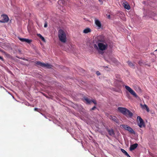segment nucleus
Instances as JSON below:
<instances>
[{
  "label": "nucleus",
  "mask_w": 157,
  "mask_h": 157,
  "mask_svg": "<svg viewBox=\"0 0 157 157\" xmlns=\"http://www.w3.org/2000/svg\"><path fill=\"white\" fill-rule=\"evenodd\" d=\"M123 6L124 8L127 10H129L130 8V6L127 3H123Z\"/></svg>",
  "instance_id": "nucleus-14"
},
{
  "label": "nucleus",
  "mask_w": 157,
  "mask_h": 157,
  "mask_svg": "<svg viewBox=\"0 0 157 157\" xmlns=\"http://www.w3.org/2000/svg\"><path fill=\"white\" fill-rule=\"evenodd\" d=\"M137 119L139 120L140 122L138 123V125L140 128L144 127H145V124L143 120L142 119L141 117L140 116H138Z\"/></svg>",
  "instance_id": "nucleus-8"
},
{
  "label": "nucleus",
  "mask_w": 157,
  "mask_h": 157,
  "mask_svg": "<svg viewBox=\"0 0 157 157\" xmlns=\"http://www.w3.org/2000/svg\"><path fill=\"white\" fill-rule=\"evenodd\" d=\"M2 19L0 20V22L4 23L7 22L9 21V17L6 15H2Z\"/></svg>",
  "instance_id": "nucleus-9"
},
{
  "label": "nucleus",
  "mask_w": 157,
  "mask_h": 157,
  "mask_svg": "<svg viewBox=\"0 0 157 157\" xmlns=\"http://www.w3.org/2000/svg\"><path fill=\"white\" fill-rule=\"evenodd\" d=\"M91 30L90 28H87L83 30V33H87L91 32Z\"/></svg>",
  "instance_id": "nucleus-16"
},
{
  "label": "nucleus",
  "mask_w": 157,
  "mask_h": 157,
  "mask_svg": "<svg viewBox=\"0 0 157 157\" xmlns=\"http://www.w3.org/2000/svg\"><path fill=\"white\" fill-rule=\"evenodd\" d=\"M142 108L143 109H146L147 112H149V108L147 105L145 104L142 105Z\"/></svg>",
  "instance_id": "nucleus-20"
},
{
  "label": "nucleus",
  "mask_w": 157,
  "mask_h": 157,
  "mask_svg": "<svg viewBox=\"0 0 157 157\" xmlns=\"http://www.w3.org/2000/svg\"><path fill=\"white\" fill-rule=\"evenodd\" d=\"M138 64L141 66L144 65V63L141 61H140L138 63Z\"/></svg>",
  "instance_id": "nucleus-22"
},
{
  "label": "nucleus",
  "mask_w": 157,
  "mask_h": 157,
  "mask_svg": "<svg viewBox=\"0 0 157 157\" xmlns=\"http://www.w3.org/2000/svg\"><path fill=\"white\" fill-rule=\"evenodd\" d=\"M97 38V42H96L97 44L98 43H102L107 42L105 37L102 35L98 36Z\"/></svg>",
  "instance_id": "nucleus-7"
},
{
  "label": "nucleus",
  "mask_w": 157,
  "mask_h": 157,
  "mask_svg": "<svg viewBox=\"0 0 157 157\" xmlns=\"http://www.w3.org/2000/svg\"><path fill=\"white\" fill-rule=\"evenodd\" d=\"M96 108V106H94L93 108H92L91 109H90V110L91 111L92 110H94Z\"/></svg>",
  "instance_id": "nucleus-23"
},
{
  "label": "nucleus",
  "mask_w": 157,
  "mask_h": 157,
  "mask_svg": "<svg viewBox=\"0 0 157 157\" xmlns=\"http://www.w3.org/2000/svg\"><path fill=\"white\" fill-rule=\"evenodd\" d=\"M155 51H157V49L155 50Z\"/></svg>",
  "instance_id": "nucleus-33"
},
{
  "label": "nucleus",
  "mask_w": 157,
  "mask_h": 157,
  "mask_svg": "<svg viewBox=\"0 0 157 157\" xmlns=\"http://www.w3.org/2000/svg\"><path fill=\"white\" fill-rule=\"evenodd\" d=\"M125 89L128 90L134 97L136 98H137L138 97L136 93L129 86H125Z\"/></svg>",
  "instance_id": "nucleus-6"
},
{
  "label": "nucleus",
  "mask_w": 157,
  "mask_h": 157,
  "mask_svg": "<svg viewBox=\"0 0 157 157\" xmlns=\"http://www.w3.org/2000/svg\"><path fill=\"white\" fill-rule=\"evenodd\" d=\"M122 128H124L125 130H127L132 134H135V132L134 130L130 127L127 125L124 124H122L121 125Z\"/></svg>",
  "instance_id": "nucleus-5"
},
{
  "label": "nucleus",
  "mask_w": 157,
  "mask_h": 157,
  "mask_svg": "<svg viewBox=\"0 0 157 157\" xmlns=\"http://www.w3.org/2000/svg\"><path fill=\"white\" fill-rule=\"evenodd\" d=\"M18 38L21 42H25L29 44H30L32 41V40H29V39L24 38H21L19 37H18Z\"/></svg>",
  "instance_id": "nucleus-10"
},
{
  "label": "nucleus",
  "mask_w": 157,
  "mask_h": 157,
  "mask_svg": "<svg viewBox=\"0 0 157 157\" xmlns=\"http://www.w3.org/2000/svg\"><path fill=\"white\" fill-rule=\"evenodd\" d=\"M34 110L35 111H37L39 112L38 109H37V108H35L34 109Z\"/></svg>",
  "instance_id": "nucleus-27"
},
{
  "label": "nucleus",
  "mask_w": 157,
  "mask_h": 157,
  "mask_svg": "<svg viewBox=\"0 0 157 157\" xmlns=\"http://www.w3.org/2000/svg\"><path fill=\"white\" fill-rule=\"evenodd\" d=\"M58 36L59 40L63 43H65L66 41V35L64 31L60 29L58 31Z\"/></svg>",
  "instance_id": "nucleus-3"
},
{
  "label": "nucleus",
  "mask_w": 157,
  "mask_h": 157,
  "mask_svg": "<svg viewBox=\"0 0 157 157\" xmlns=\"http://www.w3.org/2000/svg\"><path fill=\"white\" fill-rule=\"evenodd\" d=\"M95 24L99 28H101V24L100 21L97 19L95 20Z\"/></svg>",
  "instance_id": "nucleus-15"
},
{
  "label": "nucleus",
  "mask_w": 157,
  "mask_h": 157,
  "mask_svg": "<svg viewBox=\"0 0 157 157\" xmlns=\"http://www.w3.org/2000/svg\"><path fill=\"white\" fill-rule=\"evenodd\" d=\"M121 150L122 152L125 155H126L128 154V153L124 150L121 149Z\"/></svg>",
  "instance_id": "nucleus-21"
},
{
  "label": "nucleus",
  "mask_w": 157,
  "mask_h": 157,
  "mask_svg": "<svg viewBox=\"0 0 157 157\" xmlns=\"http://www.w3.org/2000/svg\"><path fill=\"white\" fill-rule=\"evenodd\" d=\"M127 157H131L129 155L128 153L126 155Z\"/></svg>",
  "instance_id": "nucleus-30"
},
{
  "label": "nucleus",
  "mask_w": 157,
  "mask_h": 157,
  "mask_svg": "<svg viewBox=\"0 0 157 157\" xmlns=\"http://www.w3.org/2000/svg\"><path fill=\"white\" fill-rule=\"evenodd\" d=\"M36 63L40 66H41L43 67H46L48 68H52V65L48 64V63H42L40 61H37Z\"/></svg>",
  "instance_id": "nucleus-4"
},
{
  "label": "nucleus",
  "mask_w": 157,
  "mask_h": 157,
  "mask_svg": "<svg viewBox=\"0 0 157 157\" xmlns=\"http://www.w3.org/2000/svg\"><path fill=\"white\" fill-rule=\"evenodd\" d=\"M145 1H143L142 2V3L143 4H145Z\"/></svg>",
  "instance_id": "nucleus-32"
},
{
  "label": "nucleus",
  "mask_w": 157,
  "mask_h": 157,
  "mask_svg": "<svg viewBox=\"0 0 157 157\" xmlns=\"http://www.w3.org/2000/svg\"><path fill=\"white\" fill-rule=\"evenodd\" d=\"M97 45L94 44L93 45L94 48L97 50L99 53L101 54L103 53V51L106 50L108 47V44L107 42L102 43H98Z\"/></svg>",
  "instance_id": "nucleus-1"
},
{
  "label": "nucleus",
  "mask_w": 157,
  "mask_h": 157,
  "mask_svg": "<svg viewBox=\"0 0 157 157\" xmlns=\"http://www.w3.org/2000/svg\"><path fill=\"white\" fill-rule=\"evenodd\" d=\"M0 59L2 61H3V59L2 57L0 56Z\"/></svg>",
  "instance_id": "nucleus-29"
},
{
  "label": "nucleus",
  "mask_w": 157,
  "mask_h": 157,
  "mask_svg": "<svg viewBox=\"0 0 157 157\" xmlns=\"http://www.w3.org/2000/svg\"><path fill=\"white\" fill-rule=\"evenodd\" d=\"M118 110L127 117H131L133 116V113L126 108L119 107Z\"/></svg>",
  "instance_id": "nucleus-2"
},
{
  "label": "nucleus",
  "mask_w": 157,
  "mask_h": 157,
  "mask_svg": "<svg viewBox=\"0 0 157 157\" xmlns=\"http://www.w3.org/2000/svg\"><path fill=\"white\" fill-rule=\"evenodd\" d=\"M99 1L100 2L101 4H103V2L101 0H99Z\"/></svg>",
  "instance_id": "nucleus-28"
},
{
  "label": "nucleus",
  "mask_w": 157,
  "mask_h": 157,
  "mask_svg": "<svg viewBox=\"0 0 157 157\" xmlns=\"http://www.w3.org/2000/svg\"><path fill=\"white\" fill-rule=\"evenodd\" d=\"M107 17L108 18V19H110V15L109 14L107 15Z\"/></svg>",
  "instance_id": "nucleus-26"
},
{
  "label": "nucleus",
  "mask_w": 157,
  "mask_h": 157,
  "mask_svg": "<svg viewBox=\"0 0 157 157\" xmlns=\"http://www.w3.org/2000/svg\"><path fill=\"white\" fill-rule=\"evenodd\" d=\"M38 36L44 42H45V40L44 38L40 34H37Z\"/></svg>",
  "instance_id": "nucleus-19"
},
{
  "label": "nucleus",
  "mask_w": 157,
  "mask_h": 157,
  "mask_svg": "<svg viewBox=\"0 0 157 157\" xmlns=\"http://www.w3.org/2000/svg\"><path fill=\"white\" fill-rule=\"evenodd\" d=\"M107 130L110 136H112L113 135H115V133L114 132V131L112 129H109L107 128Z\"/></svg>",
  "instance_id": "nucleus-12"
},
{
  "label": "nucleus",
  "mask_w": 157,
  "mask_h": 157,
  "mask_svg": "<svg viewBox=\"0 0 157 157\" xmlns=\"http://www.w3.org/2000/svg\"><path fill=\"white\" fill-rule=\"evenodd\" d=\"M91 102H93L94 104H97L96 101L95 100H91Z\"/></svg>",
  "instance_id": "nucleus-24"
},
{
  "label": "nucleus",
  "mask_w": 157,
  "mask_h": 157,
  "mask_svg": "<svg viewBox=\"0 0 157 157\" xmlns=\"http://www.w3.org/2000/svg\"><path fill=\"white\" fill-rule=\"evenodd\" d=\"M127 63L129 66L132 68H134V65L131 62L128 61Z\"/></svg>",
  "instance_id": "nucleus-18"
},
{
  "label": "nucleus",
  "mask_w": 157,
  "mask_h": 157,
  "mask_svg": "<svg viewBox=\"0 0 157 157\" xmlns=\"http://www.w3.org/2000/svg\"><path fill=\"white\" fill-rule=\"evenodd\" d=\"M110 119L114 121V122L117 123L118 122V121L117 118L115 116H110Z\"/></svg>",
  "instance_id": "nucleus-13"
},
{
  "label": "nucleus",
  "mask_w": 157,
  "mask_h": 157,
  "mask_svg": "<svg viewBox=\"0 0 157 157\" xmlns=\"http://www.w3.org/2000/svg\"><path fill=\"white\" fill-rule=\"evenodd\" d=\"M96 74L97 75H100V73L99 71H97L96 72Z\"/></svg>",
  "instance_id": "nucleus-25"
},
{
  "label": "nucleus",
  "mask_w": 157,
  "mask_h": 157,
  "mask_svg": "<svg viewBox=\"0 0 157 157\" xmlns=\"http://www.w3.org/2000/svg\"><path fill=\"white\" fill-rule=\"evenodd\" d=\"M138 146V144L137 143L131 145L129 148L130 151H132L134 150Z\"/></svg>",
  "instance_id": "nucleus-11"
},
{
  "label": "nucleus",
  "mask_w": 157,
  "mask_h": 157,
  "mask_svg": "<svg viewBox=\"0 0 157 157\" xmlns=\"http://www.w3.org/2000/svg\"><path fill=\"white\" fill-rule=\"evenodd\" d=\"M84 100L86 101V103L88 104H90L91 102V100H90V99L86 97H85L84 98Z\"/></svg>",
  "instance_id": "nucleus-17"
},
{
  "label": "nucleus",
  "mask_w": 157,
  "mask_h": 157,
  "mask_svg": "<svg viewBox=\"0 0 157 157\" xmlns=\"http://www.w3.org/2000/svg\"><path fill=\"white\" fill-rule=\"evenodd\" d=\"M47 26V25L46 23H45L44 25V27H46Z\"/></svg>",
  "instance_id": "nucleus-31"
}]
</instances>
